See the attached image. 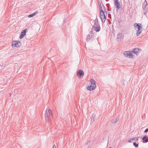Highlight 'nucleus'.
<instances>
[{
  "instance_id": "f257e3e1",
  "label": "nucleus",
  "mask_w": 148,
  "mask_h": 148,
  "mask_svg": "<svg viewBox=\"0 0 148 148\" xmlns=\"http://www.w3.org/2000/svg\"><path fill=\"white\" fill-rule=\"evenodd\" d=\"M92 29L96 32H99L100 30V27L98 18L96 17L94 21V24L92 25Z\"/></svg>"
},
{
  "instance_id": "f03ea898",
  "label": "nucleus",
  "mask_w": 148,
  "mask_h": 148,
  "mask_svg": "<svg viewBox=\"0 0 148 148\" xmlns=\"http://www.w3.org/2000/svg\"><path fill=\"white\" fill-rule=\"evenodd\" d=\"M53 115L52 113V110L50 109H49L48 110H47L45 113V117L46 121H48L51 119V116Z\"/></svg>"
},
{
  "instance_id": "7ed1b4c3",
  "label": "nucleus",
  "mask_w": 148,
  "mask_h": 148,
  "mask_svg": "<svg viewBox=\"0 0 148 148\" xmlns=\"http://www.w3.org/2000/svg\"><path fill=\"white\" fill-rule=\"evenodd\" d=\"M134 26L136 28H138V30L137 32L136 35L138 36L142 32L143 26L141 23H135Z\"/></svg>"
},
{
  "instance_id": "20e7f679",
  "label": "nucleus",
  "mask_w": 148,
  "mask_h": 148,
  "mask_svg": "<svg viewBox=\"0 0 148 148\" xmlns=\"http://www.w3.org/2000/svg\"><path fill=\"white\" fill-rule=\"evenodd\" d=\"M132 51H126L124 52V54L125 56L130 58H133L134 57V54L132 53Z\"/></svg>"
},
{
  "instance_id": "39448f33",
  "label": "nucleus",
  "mask_w": 148,
  "mask_h": 148,
  "mask_svg": "<svg viewBox=\"0 0 148 148\" xmlns=\"http://www.w3.org/2000/svg\"><path fill=\"white\" fill-rule=\"evenodd\" d=\"M21 45V43L19 41H14L12 42V46H20Z\"/></svg>"
},
{
  "instance_id": "423d86ee",
  "label": "nucleus",
  "mask_w": 148,
  "mask_h": 148,
  "mask_svg": "<svg viewBox=\"0 0 148 148\" xmlns=\"http://www.w3.org/2000/svg\"><path fill=\"white\" fill-rule=\"evenodd\" d=\"M91 84L90 86L92 88V90H94L95 89L96 86V82L93 79H91L90 81Z\"/></svg>"
},
{
  "instance_id": "0eeeda50",
  "label": "nucleus",
  "mask_w": 148,
  "mask_h": 148,
  "mask_svg": "<svg viewBox=\"0 0 148 148\" xmlns=\"http://www.w3.org/2000/svg\"><path fill=\"white\" fill-rule=\"evenodd\" d=\"M123 37L124 35L123 34L121 33H119L117 36V41L118 42L120 41L121 39H123Z\"/></svg>"
},
{
  "instance_id": "6e6552de",
  "label": "nucleus",
  "mask_w": 148,
  "mask_h": 148,
  "mask_svg": "<svg viewBox=\"0 0 148 148\" xmlns=\"http://www.w3.org/2000/svg\"><path fill=\"white\" fill-rule=\"evenodd\" d=\"M89 35L90 36L91 38V41L93 40L95 38L96 33L93 32L92 31H90L89 33Z\"/></svg>"
},
{
  "instance_id": "1a4fd4ad",
  "label": "nucleus",
  "mask_w": 148,
  "mask_h": 148,
  "mask_svg": "<svg viewBox=\"0 0 148 148\" xmlns=\"http://www.w3.org/2000/svg\"><path fill=\"white\" fill-rule=\"evenodd\" d=\"M141 51L140 49L138 48H136L133 49L132 52L136 54V55H138Z\"/></svg>"
},
{
  "instance_id": "9d476101",
  "label": "nucleus",
  "mask_w": 148,
  "mask_h": 148,
  "mask_svg": "<svg viewBox=\"0 0 148 148\" xmlns=\"http://www.w3.org/2000/svg\"><path fill=\"white\" fill-rule=\"evenodd\" d=\"M114 5L117 9V10H119L121 7V5L119 3L118 0H114Z\"/></svg>"
},
{
  "instance_id": "9b49d317",
  "label": "nucleus",
  "mask_w": 148,
  "mask_h": 148,
  "mask_svg": "<svg viewBox=\"0 0 148 148\" xmlns=\"http://www.w3.org/2000/svg\"><path fill=\"white\" fill-rule=\"evenodd\" d=\"M27 30V29H25L21 32V34L20 37V39H22V38H23L24 36L25 35L26 32Z\"/></svg>"
},
{
  "instance_id": "f8f14e48",
  "label": "nucleus",
  "mask_w": 148,
  "mask_h": 148,
  "mask_svg": "<svg viewBox=\"0 0 148 148\" xmlns=\"http://www.w3.org/2000/svg\"><path fill=\"white\" fill-rule=\"evenodd\" d=\"M84 74V71L82 70H78L77 73V76L81 77Z\"/></svg>"
},
{
  "instance_id": "ddd939ff",
  "label": "nucleus",
  "mask_w": 148,
  "mask_h": 148,
  "mask_svg": "<svg viewBox=\"0 0 148 148\" xmlns=\"http://www.w3.org/2000/svg\"><path fill=\"white\" fill-rule=\"evenodd\" d=\"M142 140L143 143H147L148 142V138H147V136H146L143 137Z\"/></svg>"
},
{
  "instance_id": "4468645a",
  "label": "nucleus",
  "mask_w": 148,
  "mask_h": 148,
  "mask_svg": "<svg viewBox=\"0 0 148 148\" xmlns=\"http://www.w3.org/2000/svg\"><path fill=\"white\" fill-rule=\"evenodd\" d=\"M119 117L114 118L111 121V122L112 123H116L119 120Z\"/></svg>"
},
{
  "instance_id": "2eb2a0df",
  "label": "nucleus",
  "mask_w": 148,
  "mask_h": 148,
  "mask_svg": "<svg viewBox=\"0 0 148 148\" xmlns=\"http://www.w3.org/2000/svg\"><path fill=\"white\" fill-rule=\"evenodd\" d=\"M101 19V20L102 21L103 23H104L105 22V21L106 19V17L105 15H101L100 16Z\"/></svg>"
},
{
  "instance_id": "dca6fc26",
  "label": "nucleus",
  "mask_w": 148,
  "mask_h": 148,
  "mask_svg": "<svg viewBox=\"0 0 148 148\" xmlns=\"http://www.w3.org/2000/svg\"><path fill=\"white\" fill-rule=\"evenodd\" d=\"M147 5V1H145L143 3V9H148L147 8H146V6Z\"/></svg>"
},
{
  "instance_id": "f3484780",
  "label": "nucleus",
  "mask_w": 148,
  "mask_h": 148,
  "mask_svg": "<svg viewBox=\"0 0 148 148\" xmlns=\"http://www.w3.org/2000/svg\"><path fill=\"white\" fill-rule=\"evenodd\" d=\"M101 7H99V9H100V16L105 15L104 14V12L101 9Z\"/></svg>"
},
{
  "instance_id": "a211bd4d",
  "label": "nucleus",
  "mask_w": 148,
  "mask_h": 148,
  "mask_svg": "<svg viewBox=\"0 0 148 148\" xmlns=\"http://www.w3.org/2000/svg\"><path fill=\"white\" fill-rule=\"evenodd\" d=\"M138 137H136L129 139L128 140V142L129 143H132L133 141L135 140V139H136V140H138Z\"/></svg>"
},
{
  "instance_id": "6ab92c4d",
  "label": "nucleus",
  "mask_w": 148,
  "mask_h": 148,
  "mask_svg": "<svg viewBox=\"0 0 148 148\" xmlns=\"http://www.w3.org/2000/svg\"><path fill=\"white\" fill-rule=\"evenodd\" d=\"M36 12H34L32 14H31L28 16V17L29 18H31L33 17V16H34L36 15Z\"/></svg>"
},
{
  "instance_id": "aec40b11",
  "label": "nucleus",
  "mask_w": 148,
  "mask_h": 148,
  "mask_svg": "<svg viewBox=\"0 0 148 148\" xmlns=\"http://www.w3.org/2000/svg\"><path fill=\"white\" fill-rule=\"evenodd\" d=\"M86 40L87 42L91 41V38L90 37V36L89 35V34L87 37V38H86Z\"/></svg>"
},
{
  "instance_id": "412c9836",
  "label": "nucleus",
  "mask_w": 148,
  "mask_h": 148,
  "mask_svg": "<svg viewBox=\"0 0 148 148\" xmlns=\"http://www.w3.org/2000/svg\"><path fill=\"white\" fill-rule=\"evenodd\" d=\"M148 11V9H143V12L144 15H146V14Z\"/></svg>"
},
{
  "instance_id": "4be33fe9",
  "label": "nucleus",
  "mask_w": 148,
  "mask_h": 148,
  "mask_svg": "<svg viewBox=\"0 0 148 148\" xmlns=\"http://www.w3.org/2000/svg\"><path fill=\"white\" fill-rule=\"evenodd\" d=\"M87 89L88 90H92V88L91 87V86H88L87 87Z\"/></svg>"
},
{
  "instance_id": "5701e85b",
  "label": "nucleus",
  "mask_w": 148,
  "mask_h": 148,
  "mask_svg": "<svg viewBox=\"0 0 148 148\" xmlns=\"http://www.w3.org/2000/svg\"><path fill=\"white\" fill-rule=\"evenodd\" d=\"M133 145L135 147H138V145L135 142L133 143Z\"/></svg>"
},
{
  "instance_id": "b1692460",
  "label": "nucleus",
  "mask_w": 148,
  "mask_h": 148,
  "mask_svg": "<svg viewBox=\"0 0 148 148\" xmlns=\"http://www.w3.org/2000/svg\"><path fill=\"white\" fill-rule=\"evenodd\" d=\"M14 47L13 50H14V51H15V49L17 50L18 49V47Z\"/></svg>"
},
{
  "instance_id": "393cba45",
  "label": "nucleus",
  "mask_w": 148,
  "mask_h": 148,
  "mask_svg": "<svg viewBox=\"0 0 148 148\" xmlns=\"http://www.w3.org/2000/svg\"><path fill=\"white\" fill-rule=\"evenodd\" d=\"M94 119H93L92 118H91V123H92L94 122Z\"/></svg>"
},
{
  "instance_id": "a878e982",
  "label": "nucleus",
  "mask_w": 148,
  "mask_h": 148,
  "mask_svg": "<svg viewBox=\"0 0 148 148\" xmlns=\"http://www.w3.org/2000/svg\"><path fill=\"white\" fill-rule=\"evenodd\" d=\"M148 131V128L146 129L144 131V132L146 133Z\"/></svg>"
},
{
  "instance_id": "bb28decb",
  "label": "nucleus",
  "mask_w": 148,
  "mask_h": 148,
  "mask_svg": "<svg viewBox=\"0 0 148 148\" xmlns=\"http://www.w3.org/2000/svg\"><path fill=\"white\" fill-rule=\"evenodd\" d=\"M95 116V115L94 114H93L92 115V116H91V118H92L94 119V117Z\"/></svg>"
},
{
  "instance_id": "cd10ccee",
  "label": "nucleus",
  "mask_w": 148,
  "mask_h": 148,
  "mask_svg": "<svg viewBox=\"0 0 148 148\" xmlns=\"http://www.w3.org/2000/svg\"><path fill=\"white\" fill-rule=\"evenodd\" d=\"M53 148H56V146L55 145H54L53 147Z\"/></svg>"
},
{
  "instance_id": "c85d7f7f",
  "label": "nucleus",
  "mask_w": 148,
  "mask_h": 148,
  "mask_svg": "<svg viewBox=\"0 0 148 148\" xmlns=\"http://www.w3.org/2000/svg\"><path fill=\"white\" fill-rule=\"evenodd\" d=\"M11 96V94H10V96Z\"/></svg>"
},
{
  "instance_id": "c756f323",
  "label": "nucleus",
  "mask_w": 148,
  "mask_h": 148,
  "mask_svg": "<svg viewBox=\"0 0 148 148\" xmlns=\"http://www.w3.org/2000/svg\"><path fill=\"white\" fill-rule=\"evenodd\" d=\"M109 148H112L111 147H110Z\"/></svg>"
}]
</instances>
